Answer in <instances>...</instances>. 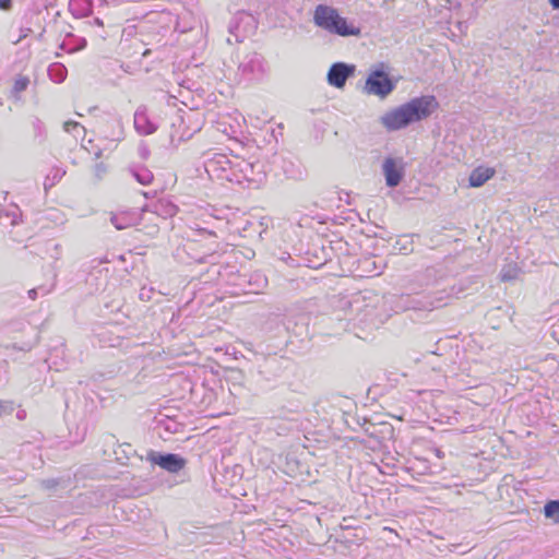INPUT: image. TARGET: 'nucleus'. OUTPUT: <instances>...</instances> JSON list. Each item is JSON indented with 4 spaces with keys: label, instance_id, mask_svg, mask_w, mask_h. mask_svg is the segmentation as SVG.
<instances>
[{
    "label": "nucleus",
    "instance_id": "4",
    "mask_svg": "<svg viewBox=\"0 0 559 559\" xmlns=\"http://www.w3.org/2000/svg\"><path fill=\"white\" fill-rule=\"evenodd\" d=\"M235 158H238V155H227L218 152L207 153L204 160L205 171L213 179L233 182Z\"/></svg>",
    "mask_w": 559,
    "mask_h": 559
},
{
    "label": "nucleus",
    "instance_id": "24",
    "mask_svg": "<svg viewBox=\"0 0 559 559\" xmlns=\"http://www.w3.org/2000/svg\"><path fill=\"white\" fill-rule=\"evenodd\" d=\"M112 124L118 128L117 132L107 134L106 136L112 141H120L123 138L122 122L120 118L112 119Z\"/></svg>",
    "mask_w": 559,
    "mask_h": 559
},
{
    "label": "nucleus",
    "instance_id": "32",
    "mask_svg": "<svg viewBox=\"0 0 559 559\" xmlns=\"http://www.w3.org/2000/svg\"><path fill=\"white\" fill-rule=\"evenodd\" d=\"M41 485L47 489H51L57 486V480L56 479H46V480L41 481Z\"/></svg>",
    "mask_w": 559,
    "mask_h": 559
},
{
    "label": "nucleus",
    "instance_id": "2",
    "mask_svg": "<svg viewBox=\"0 0 559 559\" xmlns=\"http://www.w3.org/2000/svg\"><path fill=\"white\" fill-rule=\"evenodd\" d=\"M313 23L330 34L342 37L359 36V27L349 24L347 20L340 15L338 11L326 4H319L313 12Z\"/></svg>",
    "mask_w": 559,
    "mask_h": 559
},
{
    "label": "nucleus",
    "instance_id": "17",
    "mask_svg": "<svg viewBox=\"0 0 559 559\" xmlns=\"http://www.w3.org/2000/svg\"><path fill=\"white\" fill-rule=\"evenodd\" d=\"M29 83L31 81L28 76L22 74L16 75L11 90L12 97L15 99H20L21 93L27 90Z\"/></svg>",
    "mask_w": 559,
    "mask_h": 559
},
{
    "label": "nucleus",
    "instance_id": "28",
    "mask_svg": "<svg viewBox=\"0 0 559 559\" xmlns=\"http://www.w3.org/2000/svg\"><path fill=\"white\" fill-rule=\"evenodd\" d=\"M33 127H34V131H35L36 135H41L45 132V126H44L43 121L38 118H36L33 121Z\"/></svg>",
    "mask_w": 559,
    "mask_h": 559
},
{
    "label": "nucleus",
    "instance_id": "34",
    "mask_svg": "<svg viewBox=\"0 0 559 559\" xmlns=\"http://www.w3.org/2000/svg\"><path fill=\"white\" fill-rule=\"evenodd\" d=\"M555 10H559V0H548Z\"/></svg>",
    "mask_w": 559,
    "mask_h": 559
},
{
    "label": "nucleus",
    "instance_id": "9",
    "mask_svg": "<svg viewBox=\"0 0 559 559\" xmlns=\"http://www.w3.org/2000/svg\"><path fill=\"white\" fill-rule=\"evenodd\" d=\"M355 70L356 68L354 64L335 62L328 71V83L333 87L342 88L345 86L346 81L354 75Z\"/></svg>",
    "mask_w": 559,
    "mask_h": 559
},
{
    "label": "nucleus",
    "instance_id": "11",
    "mask_svg": "<svg viewBox=\"0 0 559 559\" xmlns=\"http://www.w3.org/2000/svg\"><path fill=\"white\" fill-rule=\"evenodd\" d=\"M22 222V211L19 206L12 205L7 210L0 211V226L4 229L14 227Z\"/></svg>",
    "mask_w": 559,
    "mask_h": 559
},
{
    "label": "nucleus",
    "instance_id": "14",
    "mask_svg": "<svg viewBox=\"0 0 559 559\" xmlns=\"http://www.w3.org/2000/svg\"><path fill=\"white\" fill-rule=\"evenodd\" d=\"M153 207V212L163 217H173L178 211V207L173 202L165 199L158 200Z\"/></svg>",
    "mask_w": 559,
    "mask_h": 559
},
{
    "label": "nucleus",
    "instance_id": "31",
    "mask_svg": "<svg viewBox=\"0 0 559 559\" xmlns=\"http://www.w3.org/2000/svg\"><path fill=\"white\" fill-rule=\"evenodd\" d=\"M31 33H32V29L29 27H22L21 34H20L19 38L14 41V44L20 43L21 40L26 38Z\"/></svg>",
    "mask_w": 559,
    "mask_h": 559
},
{
    "label": "nucleus",
    "instance_id": "7",
    "mask_svg": "<svg viewBox=\"0 0 559 559\" xmlns=\"http://www.w3.org/2000/svg\"><path fill=\"white\" fill-rule=\"evenodd\" d=\"M146 460L173 474L180 472L187 465V460L179 454L159 453L153 450L147 452Z\"/></svg>",
    "mask_w": 559,
    "mask_h": 559
},
{
    "label": "nucleus",
    "instance_id": "15",
    "mask_svg": "<svg viewBox=\"0 0 559 559\" xmlns=\"http://www.w3.org/2000/svg\"><path fill=\"white\" fill-rule=\"evenodd\" d=\"M282 169L285 176L290 179H301L304 176V170L300 165L290 159L283 158Z\"/></svg>",
    "mask_w": 559,
    "mask_h": 559
},
{
    "label": "nucleus",
    "instance_id": "18",
    "mask_svg": "<svg viewBox=\"0 0 559 559\" xmlns=\"http://www.w3.org/2000/svg\"><path fill=\"white\" fill-rule=\"evenodd\" d=\"M48 75L55 83H61L67 78V69L59 62L52 63L48 68Z\"/></svg>",
    "mask_w": 559,
    "mask_h": 559
},
{
    "label": "nucleus",
    "instance_id": "40",
    "mask_svg": "<svg viewBox=\"0 0 559 559\" xmlns=\"http://www.w3.org/2000/svg\"><path fill=\"white\" fill-rule=\"evenodd\" d=\"M287 329H290V321L287 322Z\"/></svg>",
    "mask_w": 559,
    "mask_h": 559
},
{
    "label": "nucleus",
    "instance_id": "1",
    "mask_svg": "<svg viewBox=\"0 0 559 559\" xmlns=\"http://www.w3.org/2000/svg\"><path fill=\"white\" fill-rule=\"evenodd\" d=\"M437 106L438 103L433 96L415 97L397 108L385 112L381 117V123L389 131L401 130L411 123L428 118Z\"/></svg>",
    "mask_w": 559,
    "mask_h": 559
},
{
    "label": "nucleus",
    "instance_id": "29",
    "mask_svg": "<svg viewBox=\"0 0 559 559\" xmlns=\"http://www.w3.org/2000/svg\"><path fill=\"white\" fill-rule=\"evenodd\" d=\"M362 301H364L362 297H360V296L355 297L353 299V301L350 302V308L353 309V311L359 312L361 310Z\"/></svg>",
    "mask_w": 559,
    "mask_h": 559
},
{
    "label": "nucleus",
    "instance_id": "10",
    "mask_svg": "<svg viewBox=\"0 0 559 559\" xmlns=\"http://www.w3.org/2000/svg\"><path fill=\"white\" fill-rule=\"evenodd\" d=\"M134 129L141 135L153 134L157 130V124L150 119L145 106H140L134 112Z\"/></svg>",
    "mask_w": 559,
    "mask_h": 559
},
{
    "label": "nucleus",
    "instance_id": "37",
    "mask_svg": "<svg viewBox=\"0 0 559 559\" xmlns=\"http://www.w3.org/2000/svg\"><path fill=\"white\" fill-rule=\"evenodd\" d=\"M200 233H202V234H206V235H209V236H215V234H214V233L209 231V230H206V229H204V228H203V229H200Z\"/></svg>",
    "mask_w": 559,
    "mask_h": 559
},
{
    "label": "nucleus",
    "instance_id": "39",
    "mask_svg": "<svg viewBox=\"0 0 559 559\" xmlns=\"http://www.w3.org/2000/svg\"><path fill=\"white\" fill-rule=\"evenodd\" d=\"M192 246H194V242H191V243L189 245V249H192Z\"/></svg>",
    "mask_w": 559,
    "mask_h": 559
},
{
    "label": "nucleus",
    "instance_id": "38",
    "mask_svg": "<svg viewBox=\"0 0 559 559\" xmlns=\"http://www.w3.org/2000/svg\"><path fill=\"white\" fill-rule=\"evenodd\" d=\"M143 195H144L145 198H151V193H150V192H143Z\"/></svg>",
    "mask_w": 559,
    "mask_h": 559
},
{
    "label": "nucleus",
    "instance_id": "22",
    "mask_svg": "<svg viewBox=\"0 0 559 559\" xmlns=\"http://www.w3.org/2000/svg\"><path fill=\"white\" fill-rule=\"evenodd\" d=\"M63 129L68 133H73L74 136H79L85 133L84 127H82L79 122L72 120L66 121L63 123Z\"/></svg>",
    "mask_w": 559,
    "mask_h": 559
},
{
    "label": "nucleus",
    "instance_id": "21",
    "mask_svg": "<svg viewBox=\"0 0 559 559\" xmlns=\"http://www.w3.org/2000/svg\"><path fill=\"white\" fill-rule=\"evenodd\" d=\"M64 175H66V170H63L61 168L51 169L50 173L48 174V176L46 177V180L44 183L45 189H48V188H51L52 186H55V183L60 181Z\"/></svg>",
    "mask_w": 559,
    "mask_h": 559
},
{
    "label": "nucleus",
    "instance_id": "16",
    "mask_svg": "<svg viewBox=\"0 0 559 559\" xmlns=\"http://www.w3.org/2000/svg\"><path fill=\"white\" fill-rule=\"evenodd\" d=\"M131 176L141 185L147 186L153 179V173L146 167H132L130 168Z\"/></svg>",
    "mask_w": 559,
    "mask_h": 559
},
{
    "label": "nucleus",
    "instance_id": "23",
    "mask_svg": "<svg viewBox=\"0 0 559 559\" xmlns=\"http://www.w3.org/2000/svg\"><path fill=\"white\" fill-rule=\"evenodd\" d=\"M191 259L197 263H211L215 264L217 261V254L215 249H211V251L203 255H191Z\"/></svg>",
    "mask_w": 559,
    "mask_h": 559
},
{
    "label": "nucleus",
    "instance_id": "20",
    "mask_svg": "<svg viewBox=\"0 0 559 559\" xmlns=\"http://www.w3.org/2000/svg\"><path fill=\"white\" fill-rule=\"evenodd\" d=\"M519 274L520 269L518 267V265L514 263H510L501 269L499 276L502 282H511L516 280Z\"/></svg>",
    "mask_w": 559,
    "mask_h": 559
},
{
    "label": "nucleus",
    "instance_id": "19",
    "mask_svg": "<svg viewBox=\"0 0 559 559\" xmlns=\"http://www.w3.org/2000/svg\"><path fill=\"white\" fill-rule=\"evenodd\" d=\"M544 515L555 524H559V499L550 500L544 506Z\"/></svg>",
    "mask_w": 559,
    "mask_h": 559
},
{
    "label": "nucleus",
    "instance_id": "8",
    "mask_svg": "<svg viewBox=\"0 0 559 559\" xmlns=\"http://www.w3.org/2000/svg\"><path fill=\"white\" fill-rule=\"evenodd\" d=\"M382 173L388 187H397L405 174L403 158L386 157L382 164Z\"/></svg>",
    "mask_w": 559,
    "mask_h": 559
},
{
    "label": "nucleus",
    "instance_id": "6",
    "mask_svg": "<svg viewBox=\"0 0 559 559\" xmlns=\"http://www.w3.org/2000/svg\"><path fill=\"white\" fill-rule=\"evenodd\" d=\"M242 76L249 81L261 80L266 73V62L258 52H251L239 64Z\"/></svg>",
    "mask_w": 559,
    "mask_h": 559
},
{
    "label": "nucleus",
    "instance_id": "25",
    "mask_svg": "<svg viewBox=\"0 0 559 559\" xmlns=\"http://www.w3.org/2000/svg\"><path fill=\"white\" fill-rule=\"evenodd\" d=\"M51 290H52V285L49 287L38 286V287L29 289L27 294L32 300H35L39 295L45 296V295L49 294Z\"/></svg>",
    "mask_w": 559,
    "mask_h": 559
},
{
    "label": "nucleus",
    "instance_id": "12",
    "mask_svg": "<svg viewBox=\"0 0 559 559\" xmlns=\"http://www.w3.org/2000/svg\"><path fill=\"white\" fill-rule=\"evenodd\" d=\"M496 174L495 168L479 166L475 168L468 178L469 187L478 188L485 185Z\"/></svg>",
    "mask_w": 559,
    "mask_h": 559
},
{
    "label": "nucleus",
    "instance_id": "5",
    "mask_svg": "<svg viewBox=\"0 0 559 559\" xmlns=\"http://www.w3.org/2000/svg\"><path fill=\"white\" fill-rule=\"evenodd\" d=\"M395 88V83L383 69L371 70L367 76L364 93L383 99Z\"/></svg>",
    "mask_w": 559,
    "mask_h": 559
},
{
    "label": "nucleus",
    "instance_id": "3",
    "mask_svg": "<svg viewBox=\"0 0 559 559\" xmlns=\"http://www.w3.org/2000/svg\"><path fill=\"white\" fill-rule=\"evenodd\" d=\"M266 174L261 163H251L240 156L234 159L233 182L247 183L249 188H259L265 180Z\"/></svg>",
    "mask_w": 559,
    "mask_h": 559
},
{
    "label": "nucleus",
    "instance_id": "26",
    "mask_svg": "<svg viewBox=\"0 0 559 559\" xmlns=\"http://www.w3.org/2000/svg\"><path fill=\"white\" fill-rule=\"evenodd\" d=\"M374 314V308L367 305L365 307V309L362 310V314L360 316V313H358L357 316L359 317L358 320L359 322H362V323H371L372 322V317Z\"/></svg>",
    "mask_w": 559,
    "mask_h": 559
},
{
    "label": "nucleus",
    "instance_id": "13",
    "mask_svg": "<svg viewBox=\"0 0 559 559\" xmlns=\"http://www.w3.org/2000/svg\"><path fill=\"white\" fill-rule=\"evenodd\" d=\"M69 9L75 17L88 16L93 11L92 0H70Z\"/></svg>",
    "mask_w": 559,
    "mask_h": 559
},
{
    "label": "nucleus",
    "instance_id": "35",
    "mask_svg": "<svg viewBox=\"0 0 559 559\" xmlns=\"http://www.w3.org/2000/svg\"><path fill=\"white\" fill-rule=\"evenodd\" d=\"M96 171L97 174L99 175L100 173H104L105 171V167L103 164H97L96 165Z\"/></svg>",
    "mask_w": 559,
    "mask_h": 559
},
{
    "label": "nucleus",
    "instance_id": "36",
    "mask_svg": "<svg viewBox=\"0 0 559 559\" xmlns=\"http://www.w3.org/2000/svg\"><path fill=\"white\" fill-rule=\"evenodd\" d=\"M94 24H96L97 26H103L104 25L103 21L100 19H98V17L94 19Z\"/></svg>",
    "mask_w": 559,
    "mask_h": 559
},
{
    "label": "nucleus",
    "instance_id": "27",
    "mask_svg": "<svg viewBox=\"0 0 559 559\" xmlns=\"http://www.w3.org/2000/svg\"><path fill=\"white\" fill-rule=\"evenodd\" d=\"M399 302L400 305L396 306L397 310H407L411 308H415L408 296H401L399 298Z\"/></svg>",
    "mask_w": 559,
    "mask_h": 559
},
{
    "label": "nucleus",
    "instance_id": "30",
    "mask_svg": "<svg viewBox=\"0 0 559 559\" xmlns=\"http://www.w3.org/2000/svg\"><path fill=\"white\" fill-rule=\"evenodd\" d=\"M111 223L118 230L124 229L128 226L127 224L121 223L117 215L111 216Z\"/></svg>",
    "mask_w": 559,
    "mask_h": 559
},
{
    "label": "nucleus",
    "instance_id": "33",
    "mask_svg": "<svg viewBox=\"0 0 559 559\" xmlns=\"http://www.w3.org/2000/svg\"><path fill=\"white\" fill-rule=\"evenodd\" d=\"M12 7V0H0V10H10Z\"/></svg>",
    "mask_w": 559,
    "mask_h": 559
}]
</instances>
